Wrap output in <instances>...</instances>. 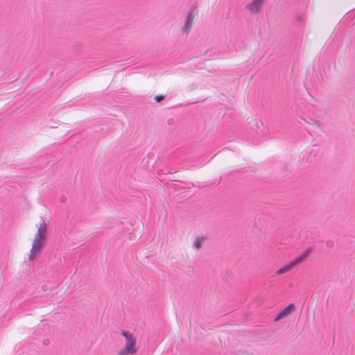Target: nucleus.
Returning a JSON list of instances; mask_svg holds the SVG:
<instances>
[{"mask_svg": "<svg viewBox=\"0 0 355 355\" xmlns=\"http://www.w3.org/2000/svg\"><path fill=\"white\" fill-rule=\"evenodd\" d=\"M164 98V95H157L154 97V100L159 103L160 101H162Z\"/></svg>", "mask_w": 355, "mask_h": 355, "instance_id": "obj_8", "label": "nucleus"}, {"mask_svg": "<svg viewBox=\"0 0 355 355\" xmlns=\"http://www.w3.org/2000/svg\"><path fill=\"white\" fill-rule=\"evenodd\" d=\"M121 336L123 337V345L117 352V355H135L137 352V337L128 330H121Z\"/></svg>", "mask_w": 355, "mask_h": 355, "instance_id": "obj_2", "label": "nucleus"}, {"mask_svg": "<svg viewBox=\"0 0 355 355\" xmlns=\"http://www.w3.org/2000/svg\"><path fill=\"white\" fill-rule=\"evenodd\" d=\"M262 3L263 0H254L248 5V9L252 12H257L259 11Z\"/></svg>", "mask_w": 355, "mask_h": 355, "instance_id": "obj_6", "label": "nucleus"}, {"mask_svg": "<svg viewBox=\"0 0 355 355\" xmlns=\"http://www.w3.org/2000/svg\"><path fill=\"white\" fill-rule=\"evenodd\" d=\"M35 227L37 228V232L31 240V248L28 254V259L29 261H33L40 254L46 243V236L47 233L46 223L42 218H40L36 223Z\"/></svg>", "mask_w": 355, "mask_h": 355, "instance_id": "obj_1", "label": "nucleus"}, {"mask_svg": "<svg viewBox=\"0 0 355 355\" xmlns=\"http://www.w3.org/2000/svg\"><path fill=\"white\" fill-rule=\"evenodd\" d=\"M205 241V238L204 236H199L195 239L193 242V246L195 249L199 250L202 248L204 242Z\"/></svg>", "mask_w": 355, "mask_h": 355, "instance_id": "obj_7", "label": "nucleus"}, {"mask_svg": "<svg viewBox=\"0 0 355 355\" xmlns=\"http://www.w3.org/2000/svg\"><path fill=\"white\" fill-rule=\"evenodd\" d=\"M311 254V249L305 250L300 255L295 257V259L291 260L290 262L287 263L284 266H282V268L277 270L275 272L276 275H282L284 273H286V272L293 270L297 266L304 262Z\"/></svg>", "mask_w": 355, "mask_h": 355, "instance_id": "obj_3", "label": "nucleus"}, {"mask_svg": "<svg viewBox=\"0 0 355 355\" xmlns=\"http://www.w3.org/2000/svg\"><path fill=\"white\" fill-rule=\"evenodd\" d=\"M194 21V15L190 12L186 18L184 25L182 27V32L188 33L193 25Z\"/></svg>", "mask_w": 355, "mask_h": 355, "instance_id": "obj_4", "label": "nucleus"}, {"mask_svg": "<svg viewBox=\"0 0 355 355\" xmlns=\"http://www.w3.org/2000/svg\"><path fill=\"white\" fill-rule=\"evenodd\" d=\"M295 309V306L293 304H290L288 306L282 309L277 315L276 320H280L288 314L291 313Z\"/></svg>", "mask_w": 355, "mask_h": 355, "instance_id": "obj_5", "label": "nucleus"}]
</instances>
